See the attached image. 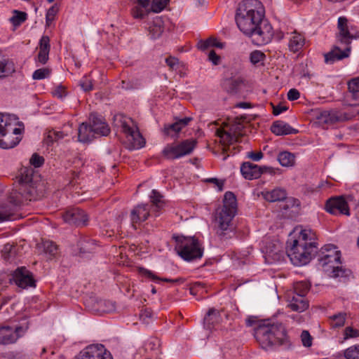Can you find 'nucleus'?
Wrapping results in <instances>:
<instances>
[{"mask_svg": "<svg viewBox=\"0 0 359 359\" xmlns=\"http://www.w3.org/2000/svg\"><path fill=\"white\" fill-rule=\"evenodd\" d=\"M344 357L346 359H359V345L353 346L346 349Z\"/></svg>", "mask_w": 359, "mask_h": 359, "instance_id": "603ef678", "label": "nucleus"}, {"mask_svg": "<svg viewBox=\"0 0 359 359\" xmlns=\"http://www.w3.org/2000/svg\"><path fill=\"white\" fill-rule=\"evenodd\" d=\"M266 255L268 258H271L273 261H280L283 258L284 252L280 243H274L273 246L266 248Z\"/></svg>", "mask_w": 359, "mask_h": 359, "instance_id": "72a5a7b5", "label": "nucleus"}, {"mask_svg": "<svg viewBox=\"0 0 359 359\" xmlns=\"http://www.w3.org/2000/svg\"><path fill=\"white\" fill-rule=\"evenodd\" d=\"M265 59L266 55L261 50H255L250 54V61L255 66L262 65Z\"/></svg>", "mask_w": 359, "mask_h": 359, "instance_id": "79ce46f5", "label": "nucleus"}, {"mask_svg": "<svg viewBox=\"0 0 359 359\" xmlns=\"http://www.w3.org/2000/svg\"><path fill=\"white\" fill-rule=\"evenodd\" d=\"M351 199V196H348L347 199H345L343 196L331 198L326 202L325 210L332 215H345L348 216L350 215V211L348 202Z\"/></svg>", "mask_w": 359, "mask_h": 359, "instance_id": "9b49d317", "label": "nucleus"}, {"mask_svg": "<svg viewBox=\"0 0 359 359\" xmlns=\"http://www.w3.org/2000/svg\"><path fill=\"white\" fill-rule=\"evenodd\" d=\"M115 126L121 127L126 135L128 148L130 150L139 149L145 145V140L139 131L136 123L130 117L122 114L114 116Z\"/></svg>", "mask_w": 359, "mask_h": 359, "instance_id": "39448f33", "label": "nucleus"}, {"mask_svg": "<svg viewBox=\"0 0 359 359\" xmlns=\"http://www.w3.org/2000/svg\"><path fill=\"white\" fill-rule=\"evenodd\" d=\"M271 130L273 134L278 136L297 134L299 132L298 130L293 128L283 121H274L271 127Z\"/></svg>", "mask_w": 359, "mask_h": 359, "instance_id": "4be33fe9", "label": "nucleus"}, {"mask_svg": "<svg viewBox=\"0 0 359 359\" xmlns=\"http://www.w3.org/2000/svg\"><path fill=\"white\" fill-rule=\"evenodd\" d=\"M209 60L214 64L217 65L219 62L220 57L218 56L215 51L212 50L208 55Z\"/></svg>", "mask_w": 359, "mask_h": 359, "instance_id": "774afa93", "label": "nucleus"}, {"mask_svg": "<svg viewBox=\"0 0 359 359\" xmlns=\"http://www.w3.org/2000/svg\"><path fill=\"white\" fill-rule=\"evenodd\" d=\"M8 116L0 113V147L11 149L15 147L21 140L20 137H14L10 133L11 123Z\"/></svg>", "mask_w": 359, "mask_h": 359, "instance_id": "9d476101", "label": "nucleus"}, {"mask_svg": "<svg viewBox=\"0 0 359 359\" xmlns=\"http://www.w3.org/2000/svg\"><path fill=\"white\" fill-rule=\"evenodd\" d=\"M90 126L94 130L95 135L100 136H107L110 133V128L104 122L102 117L95 113H91L90 114Z\"/></svg>", "mask_w": 359, "mask_h": 359, "instance_id": "6ab92c4d", "label": "nucleus"}, {"mask_svg": "<svg viewBox=\"0 0 359 359\" xmlns=\"http://www.w3.org/2000/svg\"><path fill=\"white\" fill-rule=\"evenodd\" d=\"M80 86L82 88V89L86 92L90 91L93 89V84L91 81L87 79L81 81Z\"/></svg>", "mask_w": 359, "mask_h": 359, "instance_id": "e2e57ef3", "label": "nucleus"}, {"mask_svg": "<svg viewBox=\"0 0 359 359\" xmlns=\"http://www.w3.org/2000/svg\"><path fill=\"white\" fill-rule=\"evenodd\" d=\"M316 238V233L312 230L301 231L299 240H294L286 251L294 265H305L311 260L318 250L317 243L315 242Z\"/></svg>", "mask_w": 359, "mask_h": 359, "instance_id": "f03ea898", "label": "nucleus"}, {"mask_svg": "<svg viewBox=\"0 0 359 359\" xmlns=\"http://www.w3.org/2000/svg\"><path fill=\"white\" fill-rule=\"evenodd\" d=\"M310 289V285L304 281L297 282L294 285V291L290 294H301L305 297Z\"/></svg>", "mask_w": 359, "mask_h": 359, "instance_id": "37998d69", "label": "nucleus"}, {"mask_svg": "<svg viewBox=\"0 0 359 359\" xmlns=\"http://www.w3.org/2000/svg\"><path fill=\"white\" fill-rule=\"evenodd\" d=\"M348 88L353 100H359V76L352 79L348 83Z\"/></svg>", "mask_w": 359, "mask_h": 359, "instance_id": "a19ab883", "label": "nucleus"}, {"mask_svg": "<svg viewBox=\"0 0 359 359\" xmlns=\"http://www.w3.org/2000/svg\"><path fill=\"white\" fill-rule=\"evenodd\" d=\"M25 329L18 326L13 328L11 327H2L0 328V344H10L15 343L19 337L25 332Z\"/></svg>", "mask_w": 359, "mask_h": 359, "instance_id": "dca6fc26", "label": "nucleus"}, {"mask_svg": "<svg viewBox=\"0 0 359 359\" xmlns=\"http://www.w3.org/2000/svg\"><path fill=\"white\" fill-rule=\"evenodd\" d=\"M331 254L318 256L319 265L323 271L332 278L348 276L350 271L341 266L340 251L332 250Z\"/></svg>", "mask_w": 359, "mask_h": 359, "instance_id": "0eeeda50", "label": "nucleus"}, {"mask_svg": "<svg viewBox=\"0 0 359 359\" xmlns=\"http://www.w3.org/2000/svg\"><path fill=\"white\" fill-rule=\"evenodd\" d=\"M66 223L76 226H86L88 216L86 212L79 208H72L67 210L62 215Z\"/></svg>", "mask_w": 359, "mask_h": 359, "instance_id": "4468645a", "label": "nucleus"}, {"mask_svg": "<svg viewBox=\"0 0 359 359\" xmlns=\"http://www.w3.org/2000/svg\"><path fill=\"white\" fill-rule=\"evenodd\" d=\"M247 156L248 158H250V159H252L254 161H259V160H261L263 158V154L262 151L248 152Z\"/></svg>", "mask_w": 359, "mask_h": 359, "instance_id": "0e129e2a", "label": "nucleus"}, {"mask_svg": "<svg viewBox=\"0 0 359 359\" xmlns=\"http://www.w3.org/2000/svg\"><path fill=\"white\" fill-rule=\"evenodd\" d=\"M50 48L49 37L48 36H43L39 41V52L37 56V61L41 65H44L48 62Z\"/></svg>", "mask_w": 359, "mask_h": 359, "instance_id": "5701e85b", "label": "nucleus"}, {"mask_svg": "<svg viewBox=\"0 0 359 359\" xmlns=\"http://www.w3.org/2000/svg\"><path fill=\"white\" fill-rule=\"evenodd\" d=\"M27 18V13L22 11H14L13 15L10 18V21L13 25L18 26L25 22Z\"/></svg>", "mask_w": 359, "mask_h": 359, "instance_id": "de8ad7c7", "label": "nucleus"}, {"mask_svg": "<svg viewBox=\"0 0 359 359\" xmlns=\"http://www.w3.org/2000/svg\"><path fill=\"white\" fill-rule=\"evenodd\" d=\"M192 119L191 117L176 119L175 123L165 126L163 132L166 135L173 138H177L178 133L183 128L187 126Z\"/></svg>", "mask_w": 359, "mask_h": 359, "instance_id": "aec40b11", "label": "nucleus"}, {"mask_svg": "<svg viewBox=\"0 0 359 359\" xmlns=\"http://www.w3.org/2000/svg\"><path fill=\"white\" fill-rule=\"evenodd\" d=\"M299 97H300V93L295 88L290 89L287 93V99L290 101L297 100L299 98Z\"/></svg>", "mask_w": 359, "mask_h": 359, "instance_id": "680f3d73", "label": "nucleus"}, {"mask_svg": "<svg viewBox=\"0 0 359 359\" xmlns=\"http://www.w3.org/2000/svg\"><path fill=\"white\" fill-rule=\"evenodd\" d=\"M317 119L320 124L325 125H332L341 120L335 113L327 111L320 112L318 115Z\"/></svg>", "mask_w": 359, "mask_h": 359, "instance_id": "2f4dec72", "label": "nucleus"}, {"mask_svg": "<svg viewBox=\"0 0 359 359\" xmlns=\"http://www.w3.org/2000/svg\"><path fill=\"white\" fill-rule=\"evenodd\" d=\"M220 313L217 309H210L204 318V322L208 324H214L219 322Z\"/></svg>", "mask_w": 359, "mask_h": 359, "instance_id": "c03bdc74", "label": "nucleus"}, {"mask_svg": "<svg viewBox=\"0 0 359 359\" xmlns=\"http://www.w3.org/2000/svg\"><path fill=\"white\" fill-rule=\"evenodd\" d=\"M95 135L90 124L83 123L80 125L78 129V138L79 142L83 143L90 142Z\"/></svg>", "mask_w": 359, "mask_h": 359, "instance_id": "cd10ccee", "label": "nucleus"}, {"mask_svg": "<svg viewBox=\"0 0 359 359\" xmlns=\"http://www.w3.org/2000/svg\"><path fill=\"white\" fill-rule=\"evenodd\" d=\"M59 11L57 4L53 5L48 11L46 15V23L47 26H50L51 22L55 20V17Z\"/></svg>", "mask_w": 359, "mask_h": 359, "instance_id": "864d4df0", "label": "nucleus"}, {"mask_svg": "<svg viewBox=\"0 0 359 359\" xmlns=\"http://www.w3.org/2000/svg\"><path fill=\"white\" fill-rule=\"evenodd\" d=\"M241 172L246 180L259 178L262 173L269 172L271 175L275 173L273 168L267 166H259L250 162H244L241 166Z\"/></svg>", "mask_w": 359, "mask_h": 359, "instance_id": "f8f14e48", "label": "nucleus"}, {"mask_svg": "<svg viewBox=\"0 0 359 359\" xmlns=\"http://www.w3.org/2000/svg\"><path fill=\"white\" fill-rule=\"evenodd\" d=\"M30 163L34 165L35 168H39L41 167L43 163H44V158L43 157L39 156V154L34 153L30 160Z\"/></svg>", "mask_w": 359, "mask_h": 359, "instance_id": "6e6d98bb", "label": "nucleus"}, {"mask_svg": "<svg viewBox=\"0 0 359 359\" xmlns=\"http://www.w3.org/2000/svg\"><path fill=\"white\" fill-rule=\"evenodd\" d=\"M295 155L290 151H284L278 154L277 159L283 167H292L295 164Z\"/></svg>", "mask_w": 359, "mask_h": 359, "instance_id": "473e14b6", "label": "nucleus"}, {"mask_svg": "<svg viewBox=\"0 0 359 359\" xmlns=\"http://www.w3.org/2000/svg\"><path fill=\"white\" fill-rule=\"evenodd\" d=\"M236 212L237 202L236 196L233 193L227 191L224 194L223 206L216 217L221 230L226 231L233 228L232 220Z\"/></svg>", "mask_w": 359, "mask_h": 359, "instance_id": "6e6552de", "label": "nucleus"}, {"mask_svg": "<svg viewBox=\"0 0 359 359\" xmlns=\"http://www.w3.org/2000/svg\"><path fill=\"white\" fill-rule=\"evenodd\" d=\"M15 247L10 243L4 245L1 253L4 260L9 261L15 254Z\"/></svg>", "mask_w": 359, "mask_h": 359, "instance_id": "3c124183", "label": "nucleus"}, {"mask_svg": "<svg viewBox=\"0 0 359 359\" xmlns=\"http://www.w3.org/2000/svg\"><path fill=\"white\" fill-rule=\"evenodd\" d=\"M344 339L356 337L359 335V331L352 328L351 327H347L344 330Z\"/></svg>", "mask_w": 359, "mask_h": 359, "instance_id": "13d9d810", "label": "nucleus"}, {"mask_svg": "<svg viewBox=\"0 0 359 359\" xmlns=\"http://www.w3.org/2000/svg\"><path fill=\"white\" fill-rule=\"evenodd\" d=\"M304 44V37L299 34H295L290 39L288 46L291 51L296 53L303 47Z\"/></svg>", "mask_w": 359, "mask_h": 359, "instance_id": "58836bf2", "label": "nucleus"}, {"mask_svg": "<svg viewBox=\"0 0 359 359\" xmlns=\"http://www.w3.org/2000/svg\"><path fill=\"white\" fill-rule=\"evenodd\" d=\"M302 344L305 347H310L312 345V337L309 331L304 330L301 334Z\"/></svg>", "mask_w": 359, "mask_h": 359, "instance_id": "4d7b16f0", "label": "nucleus"}, {"mask_svg": "<svg viewBox=\"0 0 359 359\" xmlns=\"http://www.w3.org/2000/svg\"><path fill=\"white\" fill-rule=\"evenodd\" d=\"M287 109V107L285 106H283L281 104L278 105H273V114L275 116H278L282 112L286 111Z\"/></svg>", "mask_w": 359, "mask_h": 359, "instance_id": "338daca9", "label": "nucleus"}, {"mask_svg": "<svg viewBox=\"0 0 359 359\" xmlns=\"http://www.w3.org/2000/svg\"><path fill=\"white\" fill-rule=\"evenodd\" d=\"M14 71L13 64L6 60L0 61V78L6 76Z\"/></svg>", "mask_w": 359, "mask_h": 359, "instance_id": "49530a36", "label": "nucleus"}, {"mask_svg": "<svg viewBox=\"0 0 359 359\" xmlns=\"http://www.w3.org/2000/svg\"><path fill=\"white\" fill-rule=\"evenodd\" d=\"M50 69L48 68H41L35 70L32 74L34 80H41L48 78L50 75Z\"/></svg>", "mask_w": 359, "mask_h": 359, "instance_id": "8fccbe9b", "label": "nucleus"}, {"mask_svg": "<svg viewBox=\"0 0 359 359\" xmlns=\"http://www.w3.org/2000/svg\"><path fill=\"white\" fill-rule=\"evenodd\" d=\"M174 238L176 241L175 250L184 260L191 262L202 257L203 248L196 237L177 236Z\"/></svg>", "mask_w": 359, "mask_h": 359, "instance_id": "423d86ee", "label": "nucleus"}, {"mask_svg": "<svg viewBox=\"0 0 359 359\" xmlns=\"http://www.w3.org/2000/svg\"><path fill=\"white\" fill-rule=\"evenodd\" d=\"M151 211L154 212L147 203L139 204L135 206L130 212V220L133 226L136 229L135 224H140L147 220Z\"/></svg>", "mask_w": 359, "mask_h": 359, "instance_id": "f3484780", "label": "nucleus"}, {"mask_svg": "<svg viewBox=\"0 0 359 359\" xmlns=\"http://www.w3.org/2000/svg\"><path fill=\"white\" fill-rule=\"evenodd\" d=\"M53 94L55 97L62 99L67 95L66 90L62 86H57L55 89L53 91Z\"/></svg>", "mask_w": 359, "mask_h": 359, "instance_id": "052dcab7", "label": "nucleus"}, {"mask_svg": "<svg viewBox=\"0 0 359 359\" xmlns=\"http://www.w3.org/2000/svg\"><path fill=\"white\" fill-rule=\"evenodd\" d=\"M138 271L140 274H142V276L147 277L153 280H162L164 282L173 283L182 282V278H176V279L160 278L158 276H156L154 273H153L151 271L146 269L144 268H142V267H140Z\"/></svg>", "mask_w": 359, "mask_h": 359, "instance_id": "4c0bfd02", "label": "nucleus"}, {"mask_svg": "<svg viewBox=\"0 0 359 359\" xmlns=\"http://www.w3.org/2000/svg\"><path fill=\"white\" fill-rule=\"evenodd\" d=\"M309 301L302 295L288 294L287 306L292 311L303 312L309 308Z\"/></svg>", "mask_w": 359, "mask_h": 359, "instance_id": "412c9836", "label": "nucleus"}, {"mask_svg": "<svg viewBox=\"0 0 359 359\" xmlns=\"http://www.w3.org/2000/svg\"><path fill=\"white\" fill-rule=\"evenodd\" d=\"M20 205V201H11L0 205V223L8 220H15L18 218V208Z\"/></svg>", "mask_w": 359, "mask_h": 359, "instance_id": "a211bd4d", "label": "nucleus"}, {"mask_svg": "<svg viewBox=\"0 0 359 359\" xmlns=\"http://www.w3.org/2000/svg\"><path fill=\"white\" fill-rule=\"evenodd\" d=\"M332 250H337L336 246L332 244L325 245L320 249L318 256H322L323 255H332Z\"/></svg>", "mask_w": 359, "mask_h": 359, "instance_id": "bf43d9fd", "label": "nucleus"}, {"mask_svg": "<svg viewBox=\"0 0 359 359\" xmlns=\"http://www.w3.org/2000/svg\"><path fill=\"white\" fill-rule=\"evenodd\" d=\"M116 309L115 303L105 299H100L96 301L92 307L94 312L99 313H111Z\"/></svg>", "mask_w": 359, "mask_h": 359, "instance_id": "c756f323", "label": "nucleus"}, {"mask_svg": "<svg viewBox=\"0 0 359 359\" xmlns=\"http://www.w3.org/2000/svg\"><path fill=\"white\" fill-rule=\"evenodd\" d=\"M163 21L161 17L155 18L149 26V31L151 38L156 39L160 37L163 32Z\"/></svg>", "mask_w": 359, "mask_h": 359, "instance_id": "7c9ffc66", "label": "nucleus"}, {"mask_svg": "<svg viewBox=\"0 0 359 359\" xmlns=\"http://www.w3.org/2000/svg\"><path fill=\"white\" fill-rule=\"evenodd\" d=\"M337 28L339 33L337 35L338 42L344 46L343 50L339 46H335L333 50L325 55V62L332 64L335 61L348 57L351 52V43L355 36L350 32L348 20L345 17L338 18Z\"/></svg>", "mask_w": 359, "mask_h": 359, "instance_id": "20e7f679", "label": "nucleus"}, {"mask_svg": "<svg viewBox=\"0 0 359 359\" xmlns=\"http://www.w3.org/2000/svg\"><path fill=\"white\" fill-rule=\"evenodd\" d=\"M151 0H137V6L133 8L132 15L135 19H142L149 13L148 7Z\"/></svg>", "mask_w": 359, "mask_h": 359, "instance_id": "c85d7f7f", "label": "nucleus"}, {"mask_svg": "<svg viewBox=\"0 0 359 359\" xmlns=\"http://www.w3.org/2000/svg\"><path fill=\"white\" fill-rule=\"evenodd\" d=\"M264 18V10L259 1L244 0L238 5L235 20L244 34L254 37L257 45H264L273 36L271 25Z\"/></svg>", "mask_w": 359, "mask_h": 359, "instance_id": "f257e3e1", "label": "nucleus"}, {"mask_svg": "<svg viewBox=\"0 0 359 359\" xmlns=\"http://www.w3.org/2000/svg\"><path fill=\"white\" fill-rule=\"evenodd\" d=\"M346 314L339 313L330 317L331 326L332 328H338L344 326Z\"/></svg>", "mask_w": 359, "mask_h": 359, "instance_id": "a18cd8bd", "label": "nucleus"}, {"mask_svg": "<svg viewBox=\"0 0 359 359\" xmlns=\"http://www.w3.org/2000/svg\"><path fill=\"white\" fill-rule=\"evenodd\" d=\"M169 2V0H152L151 11L154 13H160L162 11Z\"/></svg>", "mask_w": 359, "mask_h": 359, "instance_id": "5fc2aeb1", "label": "nucleus"}, {"mask_svg": "<svg viewBox=\"0 0 359 359\" xmlns=\"http://www.w3.org/2000/svg\"><path fill=\"white\" fill-rule=\"evenodd\" d=\"M19 192L26 199H29V201L35 198L36 189L34 186V182L32 180L28 179L27 176L22 181L19 188Z\"/></svg>", "mask_w": 359, "mask_h": 359, "instance_id": "a878e982", "label": "nucleus"}, {"mask_svg": "<svg viewBox=\"0 0 359 359\" xmlns=\"http://www.w3.org/2000/svg\"><path fill=\"white\" fill-rule=\"evenodd\" d=\"M151 205H149L154 212H158L163 206V196L156 189L151 191L150 196Z\"/></svg>", "mask_w": 359, "mask_h": 359, "instance_id": "c9c22d12", "label": "nucleus"}, {"mask_svg": "<svg viewBox=\"0 0 359 359\" xmlns=\"http://www.w3.org/2000/svg\"><path fill=\"white\" fill-rule=\"evenodd\" d=\"M67 135L66 131H57V130H49L44 142L48 145H51L54 142H56L60 139H62L65 136Z\"/></svg>", "mask_w": 359, "mask_h": 359, "instance_id": "ea45409f", "label": "nucleus"}, {"mask_svg": "<svg viewBox=\"0 0 359 359\" xmlns=\"http://www.w3.org/2000/svg\"><path fill=\"white\" fill-rule=\"evenodd\" d=\"M81 359H112L110 352L102 344H93L87 346L79 353Z\"/></svg>", "mask_w": 359, "mask_h": 359, "instance_id": "2eb2a0df", "label": "nucleus"}, {"mask_svg": "<svg viewBox=\"0 0 359 359\" xmlns=\"http://www.w3.org/2000/svg\"><path fill=\"white\" fill-rule=\"evenodd\" d=\"M196 144V140L193 138L185 140L179 144H168L163 148L162 154L167 159H177L191 154Z\"/></svg>", "mask_w": 359, "mask_h": 359, "instance_id": "1a4fd4ad", "label": "nucleus"}, {"mask_svg": "<svg viewBox=\"0 0 359 359\" xmlns=\"http://www.w3.org/2000/svg\"><path fill=\"white\" fill-rule=\"evenodd\" d=\"M216 135L220 138V142L223 145L231 144L236 139L234 135L221 128H217Z\"/></svg>", "mask_w": 359, "mask_h": 359, "instance_id": "e433bc0d", "label": "nucleus"}, {"mask_svg": "<svg viewBox=\"0 0 359 359\" xmlns=\"http://www.w3.org/2000/svg\"><path fill=\"white\" fill-rule=\"evenodd\" d=\"M12 280L19 287L26 289L36 286L32 273L25 267H19L14 271Z\"/></svg>", "mask_w": 359, "mask_h": 359, "instance_id": "ddd939ff", "label": "nucleus"}, {"mask_svg": "<svg viewBox=\"0 0 359 359\" xmlns=\"http://www.w3.org/2000/svg\"><path fill=\"white\" fill-rule=\"evenodd\" d=\"M264 198L269 202L281 201L287 199L285 189L280 187L273 189L271 191H264L262 192Z\"/></svg>", "mask_w": 359, "mask_h": 359, "instance_id": "b1692460", "label": "nucleus"}, {"mask_svg": "<svg viewBox=\"0 0 359 359\" xmlns=\"http://www.w3.org/2000/svg\"><path fill=\"white\" fill-rule=\"evenodd\" d=\"M19 192L26 199H29V201L35 198L36 189L34 186V182L32 180L28 179L27 176L22 181L19 188Z\"/></svg>", "mask_w": 359, "mask_h": 359, "instance_id": "bb28decb", "label": "nucleus"}, {"mask_svg": "<svg viewBox=\"0 0 359 359\" xmlns=\"http://www.w3.org/2000/svg\"><path fill=\"white\" fill-rule=\"evenodd\" d=\"M165 62L170 69H175L178 65V59L174 57H169L165 59Z\"/></svg>", "mask_w": 359, "mask_h": 359, "instance_id": "69168bd1", "label": "nucleus"}, {"mask_svg": "<svg viewBox=\"0 0 359 359\" xmlns=\"http://www.w3.org/2000/svg\"><path fill=\"white\" fill-rule=\"evenodd\" d=\"M242 83L243 80L241 79L229 78L224 80L223 87L228 93L236 94L238 92Z\"/></svg>", "mask_w": 359, "mask_h": 359, "instance_id": "f704fd0d", "label": "nucleus"}, {"mask_svg": "<svg viewBox=\"0 0 359 359\" xmlns=\"http://www.w3.org/2000/svg\"><path fill=\"white\" fill-rule=\"evenodd\" d=\"M255 337L264 349L287 342L286 330L281 323H271L264 321L255 328Z\"/></svg>", "mask_w": 359, "mask_h": 359, "instance_id": "7ed1b4c3", "label": "nucleus"}, {"mask_svg": "<svg viewBox=\"0 0 359 359\" xmlns=\"http://www.w3.org/2000/svg\"><path fill=\"white\" fill-rule=\"evenodd\" d=\"M77 246L80 255L84 257L88 254L94 252L97 248V244L95 240L83 237L78 241Z\"/></svg>", "mask_w": 359, "mask_h": 359, "instance_id": "393cba45", "label": "nucleus"}, {"mask_svg": "<svg viewBox=\"0 0 359 359\" xmlns=\"http://www.w3.org/2000/svg\"><path fill=\"white\" fill-rule=\"evenodd\" d=\"M43 248L44 252L50 256H55L58 251L57 245L51 241H43Z\"/></svg>", "mask_w": 359, "mask_h": 359, "instance_id": "09e8293b", "label": "nucleus"}]
</instances>
